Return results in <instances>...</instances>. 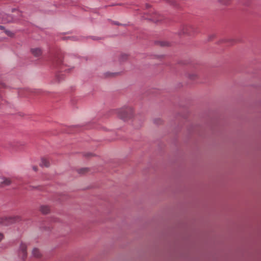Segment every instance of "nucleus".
I'll return each instance as SVG.
<instances>
[{"mask_svg": "<svg viewBox=\"0 0 261 261\" xmlns=\"http://www.w3.org/2000/svg\"><path fill=\"white\" fill-rule=\"evenodd\" d=\"M118 115L120 118L126 121L132 117L133 111L130 108H123L119 111Z\"/></svg>", "mask_w": 261, "mask_h": 261, "instance_id": "1", "label": "nucleus"}, {"mask_svg": "<svg viewBox=\"0 0 261 261\" xmlns=\"http://www.w3.org/2000/svg\"><path fill=\"white\" fill-rule=\"evenodd\" d=\"M196 33L195 28L191 25H184L180 28L178 34L179 35H192Z\"/></svg>", "mask_w": 261, "mask_h": 261, "instance_id": "2", "label": "nucleus"}, {"mask_svg": "<svg viewBox=\"0 0 261 261\" xmlns=\"http://www.w3.org/2000/svg\"><path fill=\"white\" fill-rule=\"evenodd\" d=\"M19 219L17 217H1L0 218V225L8 226L9 225Z\"/></svg>", "mask_w": 261, "mask_h": 261, "instance_id": "3", "label": "nucleus"}, {"mask_svg": "<svg viewBox=\"0 0 261 261\" xmlns=\"http://www.w3.org/2000/svg\"><path fill=\"white\" fill-rule=\"evenodd\" d=\"M27 246L25 244L21 243L18 250V255L23 260L26 258L27 256Z\"/></svg>", "mask_w": 261, "mask_h": 261, "instance_id": "4", "label": "nucleus"}, {"mask_svg": "<svg viewBox=\"0 0 261 261\" xmlns=\"http://www.w3.org/2000/svg\"><path fill=\"white\" fill-rule=\"evenodd\" d=\"M39 211L44 215L48 214L50 212V208L47 205H41L39 207Z\"/></svg>", "mask_w": 261, "mask_h": 261, "instance_id": "5", "label": "nucleus"}, {"mask_svg": "<svg viewBox=\"0 0 261 261\" xmlns=\"http://www.w3.org/2000/svg\"><path fill=\"white\" fill-rule=\"evenodd\" d=\"M32 55L35 57H38L42 55V50L40 48H34L31 49Z\"/></svg>", "mask_w": 261, "mask_h": 261, "instance_id": "6", "label": "nucleus"}, {"mask_svg": "<svg viewBox=\"0 0 261 261\" xmlns=\"http://www.w3.org/2000/svg\"><path fill=\"white\" fill-rule=\"evenodd\" d=\"M3 181L1 182L0 187H3L4 186H9L11 184V180L9 178L3 177Z\"/></svg>", "mask_w": 261, "mask_h": 261, "instance_id": "7", "label": "nucleus"}, {"mask_svg": "<svg viewBox=\"0 0 261 261\" xmlns=\"http://www.w3.org/2000/svg\"><path fill=\"white\" fill-rule=\"evenodd\" d=\"M32 255L36 258H40L41 256V253L40 250L36 248H35L32 250Z\"/></svg>", "mask_w": 261, "mask_h": 261, "instance_id": "8", "label": "nucleus"}, {"mask_svg": "<svg viewBox=\"0 0 261 261\" xmlns=\"http://www.w3.org/2000/svg\"><path fill=\"white\" fill-rule=\"evenodd\" d=\"M40 165L41 167H48L49 166V162L48 160L45 158H42Z\"/></svg>", "mask_w": 261, "mask_h": 261, "instance_id": "9", "label": "nucleus"}, {"mask_svg": "<svg viewBox=\"0 0 261 261\" xmlns=\"http://www.w3.org/2000/svg\"><path fill=\"white\" fill-rule=\"evenodd\" d=\"M89 169L88 168H83L77 170L78 173L80 174H84L89 172Z\"/></svg>", "mask_w": 261, "mask_h": 261, "instance_id": "10", "label": "nucleus"}, {"mask_svg": "<svg viewBox=\"0 0 261 261\" xmlns=\"http://www.w3.org/2000/svg\"><path fill=\"white\" fill-rule=\"evenodd\" d=\"M120 74L119 72H107L105 74V75L106 77H114Z\"/></svg>", "mask_w": 261, "mask_h": 261, "instance_id": "11", "label": "nucleus"}, {"mask_svg": "<svg viewBox=\"0 0 261 261\" xmlns=\"http://www.w3.org/2000/svg\"><path fill=\"white\" fill-rule=\"evenodd\" d=\"M188 77L190 80H195L197 79V75L196 73H190L188 75Z\"/></svg>", "mask_w": 261, "mask_h": 261, "instance_id": "12", "label": "nucleus"}, {"mask_svg": "<svg viewBox=\"0 0 261 261\" xmlns=\"http://www.w3.org/2000/svg\"><path fill=\"white\" fill-rule=\"evenodd\" d=\"M222 5H228L231 3V0H218Z\"/></svg>", "mask_w": 261, "mask_h": 261, "instance_id": "13", "label": "nucleus"}, {"mask_svg": "<svg viewBox=\"0 0 261 261\" xmlns=\"http://www.w3.org/2000/svg\"><path fill=\"white\" fill-rule=\"evenodd\" d=\"M55 62H56L57 64H61L62 62L61 57H56L55 59Z\"/></svg>", "mask_w": 261, "mask_h": 261, "instance_id": "14", "label": "nucleus"}, {"mask_svg": "<svg viewBox=\"0 0 261 261\" xmlns=\"http://www.w3.org/2000/svg\"><path fill=\"white\" fill-rule=\"evenodd\" d=\"M5 32L9 37H12L14 36V34L9 30H6Z\"/></svg>", "mask_w": 261, "mask_h": 261, "instance_id": "15", "label": "nucleus"}, {"mask_svg": "<svg viewBox=\"0 0 261 261\" xmlns=\"http://www.w3.org/2000/svg\"><path fill=\"white\" fill-rule=\"evenodd\" d=\"M6 16V21L7 22H11L13 21V18L10 15H7Z\"/></svg>", "mask_w": 261, "mask_h": 261, "instance_id": "16", "label": "nucleus"}, {"mask_svg": "<svg viewBox=\"0 0 261 261\" xmlns=\"http://www.w3.org/2000/svg\"><path fill=\"white\" fill-rule=\"evenodd\" d=\"M127 58V56L126 55H122L120 58V61H123Z\"/></svg>", "mask_w": 261, "mask_h": 261, "instance_id": "17", "label": "nucleus"}, {"mask_svg": "<svg viewBox=\"0 0 261 261\" xmlns=\"http://www.w3.org/2000/svg\"><path fill=\"white\" fill-rule=\"evenodd\" d=\"M56 79L58 82H60L61 80L63 79V77L62 75H56Z\"/></svg>", "mask_w": 261, "mask_h": 261, "instance_id": "18", "label": "nucleus"}, {"mask_svg": "<svg viewBox=\"0 0 261 261\" xmlns=\"http://www.w3.org/2000/svg\"><path fill=\"white\" fill-rule=\"evenodd\" d=\"M160 44L161 46H166V45H168V43H166V42H162L160 43Z\"/></svg>", "mask_w": 261, "mask_h": 261, "instance_id": "19", "label": "nucleus"}, {"mask_svg": "<svg viewBox=\"0 0 261 261\" xmlns=\"http://www.w3.org/2000/svg\"><path fill=\"white\" fill-rule=\"evenodd\" d=\"M0 29L1 30H3L4 31H5V30H6V29H5V27L3 25H0Z\"/></svg>", "mask_w": 261, "mask_h": 261, "instance_id": "20", "label": "nucleus"}, {"mask_svg": "<svg viewBox=\"0 0 261 261\" xmlns=\"http://www.w3.org/2000/svg\"><path fill=\"white\" fill-rule=\"evenodd\" d=\"M4 236L3 233H0V242L3 239Z\"/></svg>", "mask_w": 261, "mask_h": 261, "instance_id": "21", "label": "nucleus"}, {"mask_svg": "<svg viewBox=\"0 0 261 261\" xmlns=\"http://www.w3.org/2000/svg\"><path fill=\"white\" fill-rule=\"evenodd\" d=\"M33 170H34V171H37V170H38V168H37V167L36 166H33Z\"/></svg>", "mask_w": 261, "mask_h": 261, "instance_id": "22", "label": "nucleus"}, {"mask_svg": "<svg viewBox=\"0 0 261 261\" xmlns=\"http://www.w3.org/2000/svg\"><path fill=\"white\" fill-rule=\"evenodd\" d=\"M161 122V120L160 119H158V120H155V122L159 124L160 123V122Z\"/></svg>", "mask_w": 261, "mask_h": 261, "instance_id": "23", "label": "nucleus"}, {"mask_svg": "<svg viewBox=\"0 0 261 261\" xmlns=\"http://www.w3.org/2000/svg\"><path fill=\"white\" fill-rule=\"evenodd\" d=\"M85 155L86 156H89L92 155V154L91 153H87V154H85Z\"/></svg>", "mask_w": 261, "mask_h": 261, "instance_id": "24", "label": "nucleus"}, {"mask_svg": "<svg viewBox=\"0 0 261 261\" xmlns=\"http://www.w3.org/2000/svg\"><path fill=\"white\" fill-rule=\"evenodd\" d=\"M113 23L118 25H120V24L117 22H113Z\"/></svg>", "mask_w": 261, "mask_h": 261, "instance_id": "25", "label": "nucleus"}, {"mask_svg": "<svg viewBox=\"0 0 261 261\" xmlns=\"http://www.w3.org/2000/svg\"><path fill=\"white\" fill-rule=\"evenodd\" d=\"M169 2H170V0H169Z\"/></svg>", "mask_w": 261, "mask_h": 261, "instance_id": "26", "label": "nucleus"}]
</instances>
